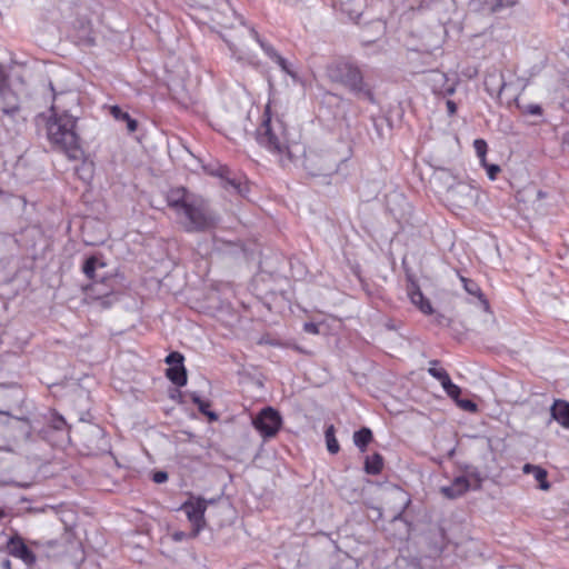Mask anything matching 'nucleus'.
<instances>
[{
    "mask_svg": "<svg viewBox=\"0 0 569 569\" xmlns=\"http://www.w3.org/2000/svg\"><path fill=\"white\" fill-rule=\"evenodd\" d=\"M439 361L432 360L430 361V367L428 369V372L430 376H432L435 379H437L439 382H441L449 373L443 368H438Z\"/></svg>",
    "mask_w": 569,
    "mask_h": 569,
    "instance_id": "obj_29",
    "label": "nucleus"
},
{
    "mask_svg": "<svg viewBox=\"0 0 569 569\" xmlns=\"http://www.w3.org/2000/svg\"><path fill=\"white\" fill-rule=\"evenodd\" d=\"M7 549L9 555L23 561L27 566H33L37 561V557L33 551L29 548L23 539L16 535L11 537L7 542Z\"/></svg>",
    "mask_w": 569,
    "mask_h": 569,
    "instance_id": "obj_11",
    "label": "nucleus"
},
{
    "mask_svg": "<svg viewBox=\"0 0 569 569\" xmlns=\"http://www.w3.org/2000/svg\"><path fill=\"white\" fill-rule=\"evenodd\" d=\"M184 220L182 224L188 232H201L213 228L218 217L210 209L208 202L201 197H194L181 211Z\"/></svg>",
    "mask_w": 569,
    "mask_h": 569,
    "instance_id": "obj_5",
    "label": "nucleus"
},
{
    "mask_svg": "<svg viewBox=\"0 0 569 569\" xmlns=\"http://www.w3.org/2000/svg\"><path fill=\"white\" fill-rule=\"evenodd\" d=\"M526 113L531 116H541L542 109L539 104H528L523 110Z\"/></svg>",
    "mask_w": 569,
    "mask_h": 569,
    "instance_id": "obj_39",
    "label": "nucleus"
},
{
    "mask_svg": "<svg viewBox=\"0 0 569 569\" xmlns=\"http://www.w3.org/2000/svg\"><path fill=\"white\" fill-rule=\"evenodd\" d=\"M229 49L232 50L233 53L238 51V49L232 43H229Z\"/></svg>",
    "mask_w": 569,
    "mask_h": 569,
    "instance_id": "obj_48",
    "label": "nucleus"
},
{
    "mask_svg": "<svg viewBox=\"0 0 569 569\" xmlns=\"http://www.w3.org/2000/svg\"><path fill=\"white\" fill-rule=\"evenodd\" d=\"M0 109L8 119L17 120L20 116L19 97L12 90L0 92Z\"/></svg>",
    "mask_w": 569,
    "mask_h": 569,
    "instance_id": "obj_14",
    "label": "nucleus"
},
{
    "mask_svg": "<svg viewBox=\"0 0 569 569\" xmlns=\"http://www.w3.org/2000/svg\"><path fill=\"white\" fill-rule=\"evenodd\" d=\"M446 106H447L449 116H453L457 112V104L455 101L447 100Z\"/></svg>",
    "mask_w": 569,
    "mask_h": 569,
    "instance_id": "obj_43",
    "label": "nucleus"
},
{
    "mask_svg": "<svg viewBox=\"0 0 569 569\" xmlns=\"http://www.w3.org/2000/svg\"><path fill=\"white\" fill-rule=\"evenodd\" d=\"M551 419L569 429V402L557 399L550 407Z\"/></svg>",
    "mask_w": 569,
    "mask_h": 569,
    "instance_id": "obj_19",
    "label": "nucleus"
},
{
    "mask_svg": "<svg viewBox=\"0 0 569 569\" xmlns=\"http://www.w3.org/2000/svg\"><path fill=\"white\" fill-rule=\"evenodd\" d=\"M80 438L88 455H100L109 451L110 446L106 432L98 425L83 426Z\"/></svg>",
    "mask_w": 569,
    "mask_h": 569,
    "instance_id": "obj_6",
    "label": "nucleus"
},
{
    "mask_svg": "<svg viewBox=\"0 0 569 569\" xmlns=\"http://www.w3.org/2000/svg\"><path fill=\"white\" fill-rule=\"evenodd\" d=\"M4 516L3 510L0 509V518Z\"/></svg>",
    "mask_w": 569,
    "mask_h": 569,
    "instance_id": "obj_52",
    "label": "nucleus"
},
{
    "mask_svg": "<svg viewBox=\"0 0 569 569\" xmlns=\"http://www.w3.org/2000/svg\"><path fill=\"white\" fill-rule=\"evenodd\" d=\"M104 267L106 263L103 261H101L97 256H91L84 261L82 271L89 279L96 280V278H98V274L96 273L97 269Z\"/></svg>",
    "mask_w": 569,
    "mask_h": 569,
    "instance_id": "obj_24",
    "label": "nucleus"
},
{
    "mask_svg": "<svg viewBox=\"0 0 569 569\" xmlns=\"http://www.w3.org/2000/svg\"><path fill=\"white\" fill-rule=\"evenodd\" d=\"M172 537H173V540L181 541V540H183L187 537V535L184 532H182V531H177V532L173 533Z\"/></svg>",
    "mask_w": 569,
    "mask_h": 569,
    "instance_id": "obj_46",
    "label": "nucleus"
},
{
    "mask_svg": "<svg viewBox=\"0 0 569 569\" xmlns=\"http://www.w3.org/2000/svg\"><path fill=\"white\" fill-rule=\"evenodd\" d=\"M110 113L116 120L124 121L126 119H129V113L123 111L120 107L113 106L110 108Z\"/></svg>",
    "mask_w": 569,
    "mask_h": 569,
    "instance_id": "obj_35",
    "label": "nucleus"
},
{
    "mask_svg": "<svg viewBox=\"0 0 569 569\" xmlns=\"http://www.w3.org/2000/svg\"><path fill=\"white\" fill-rule=\"evenodd\" d=\"M461 281L463 282V287L468 293L482 298L481 290L475 281H471L463 277L461 278Z\"/></svg>",
    "mask_w": 569,
    "mask_h": 569,
    "instance_id": "obj_32",
    "label": "nucleus"
},
{
    "mask_svg": "<svg viewBox=\"0 0 569 569\" xmlns=\"http://www.w3.org/2000/svg\"><path fill=\"white\" fill-rule=\"evenodd\" d=\"M252 425L263 439L273 438L282 426V418L276 409L266 407L253 418Z\"/></svg>",
    "mask_w": 569,
    "mask_h": 569,
    "instance_id": "obj_7",
    "label": "nucleus"
},
{
    "mask_svg": "<svg viewBox=\"0 0 569 569\" xmlns=\"http://www.w3.org/2000/svg\"><path fill=\"white\" fill-rule=\"evenodd\" d=\"M166 375L168 379L178 387H183L187 383V370L183 363L169 367Z\"/></svg>",
    "mask_w": 569,
    "mask_h": 569,
    "instance_id": "obj_20",
    "label": "nucleus"
},
{
    "mask_svg": "<svg viewBox=\"0 0 569 569\" xmlns=\"http://www.w3.org/2000/svg\"><path fill=\"white\" fill-rule=\"evenodd\" d=\"M19 421H23L24 423H28V419H18Z\"/></svg>",
    "mask_w": 569,
    "mask_h": 569,
    "instance_id": "obj_51",
    "label": "nucleus"
},
{
    "mask_svg": "<svg viewBox=\"0 0 569 569\" xmlns=\"http://www.w3.org/2000/svg\"><path fill=\"white\" fill-rule=\"evenodd\" d=\"M487 170V174L490 180H495L497 174L500 172V167L498 164H488L483 166Z\"/></svg>",
    "mask_w": 569,
    "mask_h": 569,
    "instance_id": "obj_37",
    "label": "nucleus"
},
{
    "mask_svg": "<svg viewBox=\"0 0 569 569\" xmlns=\"http://www.w3.org/2000/svg\"><path fill=\"white\" fill-rule=\"evenodd\" d=\"M383 467V458L379 453H375L371 457H367L365 461V471L368 475H378L381 472Z\"/></svg>",
    "mask_w": 569,
    "mask_h": 569,
    "instance_id": "obj_26",
    "label": "nucleus"
},
{
    "mask_svg": "<svg viewBox=\"0 0 569 569\" xmlns=\"http://www.w3.org/2000/svg\"><path fill=\"white\" fill-rule=\"evenodd\" d=\"M279 560L284 569H300L306 563L307 557L300 547H296L280 555Z\"/></svg>",
    "mask_w": 569,
    "mask_h": 569,
    "instance_id": "obj_16",
    "label": "nucleus"
},
{
    "mask_svg": "<svg viewBox=\"0 0 569 569\" xmlns=\"http://www.w3.org/2000/svg\"><path fill=\"white\" fill-rule=\"evenodd\" d=\"M8 74L3 70L2 66H0V92H2L3 90H11L8 87Z\"/></svg>",
    "mask_w": 569,
    "mask_h": 569,
    "instance_id": "obj_38",
    "label": "nucleus"
},
{
    "mask_svg": "<svg viewBox=\"0 0 569 569\" xmlns=\"http://www.w3.org/2000/svg\"><path fill=\"white\" fill-rule=\"evenodd\" d=\"M482 302H483V305L486 306V308H488V302H487V300L482 299Z\"/></svg>",
    "mask_w": 569,
    "mask_h": 569,
    "instance_id": "obj_50",
    "label": "nucleus"
},
{
    "mask_svg": "<svg viewBox=\"0 0 569 569\" xmlns=\"http://www.w3.org/2000/svg\"><path fill=\"white\" fill-rule=\"evenodd\" d=\"M300 157H303L302 166L312 177H331L338 172L339 166L345 161L333 151L328 149L303 148Z\"/></svg>",
    "mask_w": 569,
    "mask_h": 569,
    "instance_id": "obj_4",
    "label": "nucleus"
},
{
    "mask_svg": "<svg viewBox=\"0 0 569 569\" xmlns=\"http://www.w3.org/2000/svg\"><path fill=\"white\" fill-rule=\"evenodd\" d=\"M303 330L307 332V333H311V335H318L319 333V328H318V325L315 323V322H306L303 325Z\"/></svg>",
    "mask_w": 569,
    "mask_h": 569,
    "instance_id": "obj_41",
    "label": "nucleus"
},
{
    "mask_svg": "<svg viewBox=\"0 0 569 569\" xmlns=\"http://www.w3.org/2000/svg\"><path fill=\"white\" fill-rule=\"evenodd\" d=\"M50 88H51V91H53V94H56V93H54V88L52 87V83H50ZM53 98H54V100L57 101V96H53Z\"/></svg>",
    "mask_w": 569,
    "mask_h": 569,
    "instance_id": "obj_49",
    "label": "nucleus"
},
{
    "mask_svg": "<svg viewBox=\"0 0 569 569\" xmlns=\"http://www.w3.org/2000/svg\"><path fill=\"white\" fill-rule=\"evenodd\" d=\"M455 401L459 406V408L463 409L465 411H468V412L477 411V405L471 400H468V399L461 400L458 397L457 400H455Z\"/></svg>",
    "mask_w": 569,
    "mask_h": 569,
    "instance_id": "obj_33",
    "label": "nucleus"
},
{
    "mask_svg": "<svg viewBox=\"0 0 569 569\" xmlns=\"http://www.w3.org/2000/svg\"><path fill=\"white\" fill-rule=\"evenodd\" d=\"M563 2H565L566 4H568V3H569V0H563Z\"/></svg>",
    "mask_w": 569,
    "mask_h": 569,
    "instance_id": "obj_53",
    "label": "nucleus"
},
{
    "mask_svg": "<svg viewBox=\"0 0 569 569\" xmlns=\"http://www.w3.org/2000/svg\"><path fill=\"white\" fill-rule=\"evenodd\" d=\"M212 502V500H210ZM207 501L203 498H190L181 506V510L184 511L188 520L192 525V530L189 533V537H197L200 531L206 527L204 512L207 510Z\"/></svg>",
    "mask_w": 569,
    "mask_h": 569,
    "instance_id": "obj_8",
    "label": "nucleus"
},
{
    "mask_svg": "<svg viewBox=\"0 0 569 569\" xmlns=\"http://www.w3.org/2000/svg\"><path fill=\"white\" fill-rule=\"evenodd\" d=\"M436 322L440 326H448L449 325V319L447 317H445L441 313H438L436 316Z\"/></svg>",
    "mask_w": 569,
    "mask_h": 569,
    "instance_id": "obj_44",
    "label": "nucleus"
},
{
    "mask_svg": "<svg viewBox=\"0 0 569 569\" xmlns=\"http://www.w3.org/2000/svg\"><path fill=\"white\" fill-rule=\"evenodd\" d=\"M477 156L479 157L481 164L486 166V153H487V142L482 139H477L473 142Z\"/></svg>",
    "mask_w": 569,
    "mask_h": 569,
    "instance_id": "obj_31",
    "label": "nucleus"
},
{
    "mask_svg": "<svg viewBox=\"0 0 569 569\" xmlns=\"http://www.w3.org/2000/svg\"><path fill=\"white\" fill-rule=\"evenodd\" d=\"M194 194H190L184 188L171 189L167 196L168 206L178 214L194 199Z\"/></svg>",
    "mask_w": 569,
    "mask_h": 569,
    "instance_id": "obj_15",
    "label": "nucleus"
},
{
    "mask_svg": "<svg viewBox=\"0 0 569 569\" xmlns=\"http://www.w3.org/2000/svg\"><path fill=\"white\" fill-rule=\"evenodd\" d=\"M66 426V420L62 416L53 415L51 419V427L56 430H61Z\"/></svg>",
    "mask_w": 569,
    "mask_h": 569,
    "instance_id": "obj_36",
    "label": "nucleus"
},
{
    "mask_svg": "<svg viewBox=\"0 0 569 569\" xmlns=\"http://www.w3.org/2000/svg\"><path fill=\"white\" fill-rule=\"evenodd\" d=\"M211 173L221 178L222 187L226 190L239 194L241 197H246L247 193L249 192V187L247 182H243L242 177L232 173L227 166H219Z\"/></svg>",
    "mask_w": 569,
    "mask_h": 569,
    "instance_id": "obj_10",
    "label": "nucleus"
},
{
    "mask_svg": "<svg viewBox=\"0 0 569 569\" xmlns=\"http://www.w3.org/2000/svg\"><path fill=\"white\" fill-rule=\"evenodd\" d=\"M408 296L412 305H415L422 313H433L430 300L423 296L420 288L415 282H411V284L408 287Z\"/></svg>",
    "mask_w": 569,
    "mask_h": 569,
    "instance_id": "obj_17",
    "label": "nucleus"
},
{
    "mask_svg": "<svg viewBox=\"0 0 569 569\" xmlns=\"http://www.w3.org/2000/svg\"><path fill=\"white\" fill-rule=\"evenodd\" d=\"M124 121L127 123V129L129 132H134L137 130V121L132 119L130 116L129 119H126Z\"/></svg>",
    "mask_w": 569,
    "mask_h": 569,
    "instance_id": "obj_42",
    "label": "nucleus"
},
{
    "mask_svg": "<svg viewBox=\"0 0 569 569\" xmlns=\"http://www.w3.org/2000/svg\"><path fill=\"white\" fill-rule=\"evenodd\" d=\"M469 488V480L466 477L460 476L455 478L449 486L442 487L441 493L449 499H456L465 495Z\"/></svg>",
    "mask_w": 569,
    "mask_h": 569,
    "instance_id": "obj_18",
    "label": "nucleus"
},
{
    "mask_svg": "<svg viewBox=\"0 0 569 569\" xmlns=\"http://www.w3.org/2000/svg\"><path fill=\"white\" fill-rule=\"evenodd\" d=\"M441 386L443 388V390L446 391V393L452 399V400H457V398L460 396L461 393V389L460 387H458L457 385H455L451 379H450V376H447L441 382Z\"/></svg>",
    "mask_w": 569,
    "mask_h": 569,
    "instance_id": "obj_28",
    "label": "nucleus"
},
{
    "mask_svg": "<svg viewBox=\"0 0 569 569\" xmlns=\"http://www.w3.org/2000/svg\"><path fill=\"white\" fill-rule=\"evenodd\" d=\"M258 143L279 158L282 167L295 164L303 151V146L291 141L284 121L279 117L270 114V107L267 106L263 120L256 131Z\"/></svg>",
    "mask_w": 569,
    "mask_h": 569,
    "instance_id": "obj_1",
    "label": "nucleus"
},
{
    "mask_svg": "<svg viewBox=\"0 0 569 569\" xmlns=\"http://www.w3.org/2000/svg\"><path fill=\"white\" fill-rule=\"evenodd\" d=\"M249 34L254 38L261 46V48L263 49V51L266 52V54L272 59L280 68L283 72H286L288 76H290L292 79H297L298 78V74L296 71L292 70L291 66L289 64V62L283 58L281 57L277 51L276 49L263 42L260 38H259V34L258 32L254 30V29H249L248 30Z\"/></svg>",
    "mask_w": 569,
    "mask_h": 569,
    "instance_id": "obj_13",
    "label": "nucleus"
},
{
    "mask_svg": "<svg viewBox=\"0 0 569 569\" xmlns=\"http://www.w3.org/2000/svg\"><path fill=\"white\" fill-rule=\"evenodd\" d=\"M88 289L97 299L108 297L113 290L112 287L107 283L104 276H101V280H94Z\"/></svg>",
    "mask_w": 569,
    "mask_h": 569,
    "instance_id": "obj_22",
    "label": "nucleus"
},
{
    "mask_svg": "<svg viewBox=\"0 0 569 569\" xmlns=\"http://www.w3.org/2000/svg\"><path fill=\"white\" fill-rule=\"evenodd\" d=\"M166 362L172 367V366H180V363H183V356L177 351L171 352L167 356Z\"/></svg>",
    "mask_w": 569,
    "mask_h": 569,
    "instance_id": "obj_34",
    "label": "nucleus"
},
{
    "mask_svg": "<svg viewBox=\"0 0 569 569\" xmlns=\"http://www.w3.org/2000/svg\"><path fill=\"white\" fill-rule=\"evenodd\" d=\"M52 116L47 122V136L51 144L64 152L69 159L79 160L83 157L80 138L76 131L77 118L67 110H60L54 103Z\"/></svg>",
    "mask_w": 569,
    "mask_h": 569,
    "instance_id": "obj_2",
    "label": "nucleus"
},
{
    "mask_svg": "<svg viewBox=\"0 0 569 569\" xmlns=\"http://www.w3.org/2000/svg\"><path fill=\"white\" fill-rule=\"evenodd\" d=\"M325 438L328 451L332 455L337 453L340 447L336 438V429L333 425H330L326 428Z\"/></svg>",
    "mask_w": 569,
    "mask_h": 569,
    "instance_id": "obj_27",
    "label": "nucleus"
},
{
    "mask_svg": "<svg viewBox=\"0 0 569 569\" xmlns=\"http://www.w3.org/2000/svg\"><path fill=\"white\" fill-rule=\"evenodd\" d=\"M535 479L539 482V488L542 490H548L550 488V483L547 481V471L541 468L537 467L535 472H532Z\"/></svg>",
    "mask_w": 569,
    "mask_h": 569,
    "instance_id": "obj_30",
    "label": "nucleus"
},
{
    "mask_svg": "<svg viewBox=\"0 0 569 569\" xmlns=\"http://www.w3.org/2000/svg\"><path fill=\"white\" fill-rule=\"evenodd\" d=\"M152 480L156 483H163L168 480V473L166 471H156L152 476Z\"/></svg>",
    "mask_w": 569,
    "mask_h": 569,
    "instance_id": "obj_40",
    "label": "nucleus"
},
{
    "mask_svg": "<svg viewBox=\"0 0 569 569\" xmlns=\"http://www.w3.org/2000/svg\"><path fill=\"white\" fill-rule=\"evenodd\" d=\"M427 79L435 94L451 96L456 91V82H450L443 72L430 71Z\"/></svg>",
    "mask_w": 569,
    "mask_h": 569,
    "instance_id": "obj_12",
    "label": "nucleus"
},
{
    "mask_svg": "<svg viewBox=\"0 0 569 569\" xmlns=\"http://www.w3.org/2000/svg\"><path fill=\"white\" fill-rule=\"evenodd\" d=\"M328 76L332 81L348 88L357 97L373 101V94L363 82L361 70L355 63L347 60L337 61L328 67Z\"/></svg>",
    "mask_w": 569,
    "mask_h": 569,
    "instance_id": "obj_3",
    "label": "nucleus"
},
{
    "mask_svg": "<svg viewBox=\"0 0 569 569\" xmlns=\"http://www.w3.org/2000/svg\"><path fill=\"white\" fill-rule=\"evenodd\" d=\"M189 395H190L192 402L194 405H197L198 410L202 415L207 416L209 418V420H211V421L218 420V415L216 412L209 410V408H210L209 401L202 400L197 392H190Z\"/></svg>",
    "mask_w": 569,
    "mask_h": 569,
    "instance_id": "obj_25",
    "label": "nucleus"
},
{
    "mask_svg": "<svg viewBox=\"0 0 569 569\" xmlns=\"http://www.w3.org/2000/svg\"><path fill=\"white\" fill-rule=\"evenodd\" d=\"M1 566H2L3 569H11V561L9 559H4L1 562Z\"/></svg>",
    "mask_w": 569,
    "mask_h": 569,
    "instance_id": "obj_47",
    "label": "nucleus"
},
{
    "mask_svg": "<svg viewBox=\"0 0 569 569\" xmlns=\"http://www.w3.org/2000/svg\"><path fill=\"white\" fill-rule=\"evenodd\" d=\"M537 467H538V466H535V465H531V463H526V465L522 467V471H523V473L529 475V473L535 472V470H536V468H537Z\"/></svg>",
    "mask_w": 569,
    "mask_h": 569,
    "instance_id": "obj_45",
    "label": "nucleus"
},
{
    "mask_svg": "<svg viewBox=\"0 0 569 569\" xmlns=\"http://www.w3.org/2000/svg\"><path fill=\"white\" fill-rule=\"evenodd\" d=\"M479 192L469 183L458 182L449 189V199L458 208H469L477 202Z\"/></svg>",
    "mask_w": 569,
    "mask_h": 569,
    "instance_id": "obj_9",
    "label": "nucleus"
},
{
    "mask_svg": "<svg viewBox=\"0 0 569 569\" xmlns=\"http://www.w3.org/2000/svg\"><path fill=\"white\" fill-rule=\"evenodd\" d=\"M517 3V0H489L486 1L483 10L495 13L502 14Z\"/></svg>",
    "mask_w": 569,
    "mask_h": 569,
    "instance_id": "obj_21",
    "label": "nucleus"
},
{
    "mask_svg": "<svg viewBox=\"0 0 569 569\" xmlns=\"http://www.w3.org/2000/svg\"><path fill=\"white\" fill-rule=\"evenodd\" d=\"M372 431L367 427H362L353 433V442L361 452L366 451L368 445L372 441Z\"/></svg>",
    "mask_w": 569,
    "mask_h": 569,
    "instance_id": "obj_23",
    "label": "nucleus"
}]
</instances>
